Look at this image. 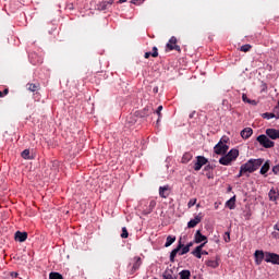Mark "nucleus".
Returning a JSON list of instances; mask_svg holds the SVG:
<instances>
[{
	"label": "nucleus",
	"instance_id": "f257e3e1",
	"mask_svg": "<svg viewBox=\"0 0 279 279\" xmlns=\"http://www.w3.org/2000/svg\"><path fill=\"white\" fill-rule=\"evenodd\" d=\"M264 159H250L246 163L242 165V171H246V173H254V171H258L260 167H263Z\"/></svg>",
	"mask_w": 279,
	"mask_h": 279
},
{
	"label": "nucleus",
	"instance_id": "f03ea898",
	"mask_svg": "<svg viewBox=\"0 0 279 279\" xmlns=\"http://www.w3.org/2000/svg\"><path fill=\"white\" fill-rule=\"evenodd\" d=\"M226 143H228V141L226 138H221L214 147L215 154H217L218 156H223L225 154H228V149H230V146H228Z\"/></svg>",
	"mask_w": 279,
	"mask_h": 279
},
{
	"label": "nucleus",
	"instance_id": "7ed1b4c3",
	"mask_svg": "<svg viewBox=\"0 0 279 279\" xmlns=\"http://www.w3.org/2000/svg\"><path fill=\"white\" fill-rule=\"evenodd\" d=\"M166 51H178L179 53L182 51L180 46L178 45V38L172 36L168 44L166 45Z\"/></svg>",
	"mask_w": 279,
	"mask_h": 279
},
{
	"label": "nucleus",
	"instance_id": "20e7f679",
	"mask_svg": "<svg viewBox=\"0 0 279 279\" xmlns=\"http://www.w3.org/2000/svg\"><path fill=\"white\" fill-rule=\"evenodd\" d=\"M257 142L259 143V145H263L265 149H271V147L276 145L274 141L269 140V137H267V135L264 134L257 136Z\"/></svg>",
	"mask_w": 279,
	"mask_h": 279
},
{
	"label": "nucleus",
	"instance_id": "39448f33",
	"mask_svg": "<svg viewBox=\"0 0 279 279\" xmlns=\"http://www.w3.org/2000/svg\"><path fill=\"white\" fill-rule=\"evenodd\" d=\"M194 162V171H199L204 165H208V159L204 156H197Z\"/></svg>",
	"mask_w": 279,
	"mask_h": 279
},
{
	"label": "nucleus",
	"instance_id": "423d86ee",
	"mask_svg": "<svg viewBox=\"0 0 279 279\" xmlns=\"http://www.w3.org/2000/svg\"><path fill=\"white\" fill-rule=\"evenodd\" d=\"M141 265H143V259L138 256L133 257V264L130 270L131 276L141 269Z\"/></svg>",
	"mask_w": 279,
	"mask_h": 279
},
{
	"label": "nucleus",
	"instance_id": "0eeeda50",
	"mask_svg": "<svg viewBox=\"0 0 279 279\" xmlns=\"http://www.w3.org/2000/svg\"><path fill=\"white\" fill-rule=\"evenodd\" d=\"M265 262L271 263L272 265H279V255L276 253H265Z\"/></svg>",
	"mask_w": 279,
	"mask_h": 279
},
{
	"label": "nucleus",
	"instance_id": "6e6552de",
	"mask_svg": "<svg viewBox=\"0 0 279 279\" xmlns=\"http://www.w3.org/2000/svg\"><path fill=\"white\" fill-rule=\"evenodd\" d=\"M182 247H184V244H182V240H179V245L170 253V263L175 262V256H178V253L180 252V250H182Z\"/></svg>",
	"mask_w": 279,
	"mask_h": 279
},
{
	"label": "nucleus",
	"instance_id": "1a4fd4ad",
	"mask_svg": "<svg viewBox=\"0 0 279 279\" xmlns=\"http://www.w3.org/2000/svg\"><path fill=\"white\" fill-rule=\"evenodd\" d=\"M195 243H208V238L204 234H202V231L197 230L194 235Z\"/></svg>",
	"mask_w": 279,
	"mask_h": 279
},
{
	"label": "nucleus",
	"instance_id": "9d476101",
	"mask_svg": "<svg viewBox=\"0 0 279 279\" xmlns=\"http://www.w3.org/2000/svg\"><path fill=\"white\" fill-rule=\"evenodd\" d=\"M266 135L268 136V138H271V141H277V138H279V130L267 129Z\"/></svg>",
	"mask_w": 279,
	"mask_h": 279
},
{
	"label": "nucleus",
	"instance_id": "9b49d317",
	"mask_svg": "<svg viewBox=\"0 0 279 279\" xmlns=\"http://www.w3.org/2000/svg\"><path fill=\"white\" fill-rule=\"evenodd\" d=\"M198 223H202V214H198L187 222V228H195Z\"/></svg>",
	"mask_w": 279,
	"mask_h": 279
},
{
	"label": "nucleus",
	"instance_id": "f8f14e48",
	"mask_svg": "<svg viewBox=\"0 0 279 279\" xmlns=\"http://www.w3.org/2000/svg\"><path fill=\"white\" fill-rule=\"evenodd\" d=\"M170 195V189L169 185L160 186L159 187V196L162 197L163 199H167Z\"/></svg>",
	"mask_w": 279,
	"mask_h": 279
},
{
	"label": "nucleus",
	"instance_id": "ddd939ff",
	"mask_svg": "<svg viewBox=\"0 0 279 279\" xmlns=\"http://www.w3.org/2000/svg\"><path fill=\"white\" fill-rule=\"evenodd\" d=\"M15 241H19L20 243H25L27 241V232H15Z\"/></svg>",
	"mask_w": 279,
	"mask_h": 279
},
{
	"label": "nucleus",
	"instance_id": "4468645a",
	"mask_svg": "<svg viewBox=\"0 0 279 279\" xmlns=\"http://www.w3.org/2000/svg\"><path fill=\"white\" fill-rule=\"evenodd\" d=\"M265 260V253L263 251H255V263L260 265Z\"/></svg>",
	"mask_w": 279,
	"mask_h": 279
},
{
	"label": "nucleus",
	"instance_id": "2eb2a0df",
	"mask_svg": "<svg viewBox=\"0 0 279 279\" xmlns=\"http://www.w3.org/2000/svg\"><path fill=\"white\" fill-rule=\"evenodd\" d=\"M270 202H278L279 199V192L276 189H271L268 193Z\"/></svg>",
	"mask_w": 279,
	"mask_h": 279
},
{
	"label": "nucleus",
	"instance_id": "dca6fc26",
	"mask_svg": "<svg viewBox=\"0 0 279 279\" xmlns=\"http://www.w3.org/2000/svg\"><path fill=\"white\" fill-rule=\"evenodd\" d=\"M252 134H254V131L252 130V128H245L241 131V136L242 138H250V136H252Z\"/></svg>",
	"mask_w": 279,
	"mask_h": 279
},
{
	"label": "nucleus",
	"instance_id": "f3484780",
	"mask_svg": "<svg viewBox=\"0 0 279 279\" xmlns=\"http://www.w3.org/2000/svg\"><path fill=\"white\" fill-rule=\"evenodd\" d=\"M270 168H271L270 161L267 160V161L262 166V168H260V170H259V173H260L262 175H265V174L267 173V171H269Z\"/></svg>",
	"mask_w": 279,
	"mask_h": 279
},
{
	"label": "nucleus",
	"instance_id": "a211bd4d",
	"mask_svg": "<svg viewBox=\"0 0 279 279\" xmlns=\"http://www.w3.org/2000/svg\"><path fill=\"white\" fill-rule=\"evenodd\" d=\"M150 56L151 58H158V47H153V52H145L144 58L147 60Z\"/></svg>",
	"mask_w": 279,
	"mask_h": 279
},
{
	"label": "nucleus",
	"instance_id": "6ab92c4d",
	"mask_svg": "<svg viewBox=\"0 0 279 279\" xmlns=\"http://www.w3.org/2000/svg\"><path fill=\"white\" fill-rule=\"evenodd\" d=\"M230 162H232V158H230L228 155H226L219 159V163L223 165L225 167H228V165H230Z\"/></svg>",
	"mask_w": 279,
	"mask_h": 279
},
{
	"label": "nucleus",
	"instance_id": "aec40b11",
	"mask_svg": "<svg viewBox=\"0 0 279 279\" xmlns=\"http://www.w3.org/2000/svg\"><path fill=\"white\" fill-rule=\"evenodd\" d=\"M235 204H236V196L231 197V198L226 203V205L228 206V208H229L230 210H234Z\"/></svg>",
	"mask_w": 279,
	"mask_h": 279
},
{
	"label": "nucleus",
	"instance_id": "412c9836",
	"mask_svg": "<svg viewBox=\"0 0 279 279\" xmlns=\"http://www.w3.org/2000/svg\"><path fill=\"white\" fill-rule=\"evenodd\" d=\"M227 157L231 158V162H232L235 158H239V149H231L227 154Z\"/></svg>",
	"mask_w": 279,
	"mask_h": 279
},
{
	"label": "nucleus",
	"instance_id": "4be33fe9",
	"mask_svg": "<svg viewBox=\"0 0 279 279\" xmlns=\"http://www.w3.org/2000/svg\"><path fill=\"white\" fill-rule=\"evenodd\" d=\"M191 160H193V154L185 153L181 161L183 162V165H186L187 162H191Z\"/></svg>",
	"mask_w": 279,
	"mask_h": 279
},
{
	"label": "nucleus",
	"instance_id": "5701e85b",
	"mask_svg": "<svg viewBox=\"0 0 279 279\" xmlns=\"http://www.w3.org/2000/svg\"><path fill=\"white\" fill-rule=\"evenodd\" d=\"M175 243V235H168L166 240L165 247H171Z\"/></svg>",
	"mask_w": 279,
	"mask_h": 279
},
{
	"label": "nucleus",
	"instance_id": "b1692460",
	"mask_svg": "<svg viewBox=\"0 0 279 279\" xmlns=\"http://www.w3.org/2000/svg\"><path fill=\"white\" fill-rule=\"evenodd\" d=\"M27 89L31 90V93H36L40 88V84H34V83H28Z\"/></svg>",
	"mask_w": 279,
	"mask_h": 279
},
{
	"label": "nucleus",
	"instance_id": "393cba45",
	"mask_svg": "<svg viewBox=\"0 0 279 279\" xmlns=\"http://www.w3.org/2000/svg\"><path fill=\"white\" fill-rule=\"evenodd\" d=\"M207 267H211V269H217L219 267V262L217 259H209L206 262Z\"/></svg>",
	"mask_w": 279,
	"mask_h": 279
},
{
	"label": "nucleus",
	"instance_id": "a878e982",
	"mask_svg": "<svg viewBox=\"0 0 279 279\" xmlns=\"http://www.w3.org/2000/svg\"><path fill=\"white\" fill-rule=\"evenodd\" d=\"M179 276L181 279H191V270H182Z\"/></svg>",
	"mask_w": 279,
	"mask_h": 279
},
{
	"label": "nucleus",
	"instance_id": "bb28decb",
	"mask_svg": "<svg viewBox=\"0 0 279 279\" xmlns=\"http://www.w3.org/2000/svg\"><path fill=\"white\" fill-rule=\"evenodd\" d=\"M22 158H24V160H33L34 159V157H32L31 155H29V149H24L23 151H22Z\"/></svg>",
	"mask_w": 279,
	"mask_h": 279
},
{
	"label": "nucleus",
	"instance_id": "cd10ccee",
	"mask_svg": "<svg viewBox=\"0 0 279 279\" xmlns=\"http://www.w3.org/2000/svg\"><path fill=\"white\" fill-rule=\"evenodd\" d=\"M163 279H178V277L173 276V272L170 270V271H165L163 275H162Z\"/></svg>",
	"mask_w": 279,
	"mask_h": 279
},
{
	"label": "nucleus",
	"instance_id": "c85d7f7f",
	"mask_svg": "<svg viewBox=\"0 0 279 279\" xmlns=\"http://www.w3.org/2000/svg\"><path fill=\"white\" fill-rule=\"evenodd\" d=\"M49 279H64V277H62L60 272H50Z\"/></svg>",
	"mask_w": 279,
	"mask_h": 279
},
{
	"label": "nucleus",
	"instance_id": "c756f323",
	"mask_svg": "<svg viewBox=\"0 0 279 279\" xmlns=\"http://www.w3.org/2000/svg\"><path fill=\"white\" fill-rule=\"evenodd\" d=\"M191 252V248H189V246H182L181 247V252L179 253L180 256H184V254H189Z\"/></svg>",
	"mask_w": 279,
	"mask_h": 279
},
{
	"label": "nucleus",
	"instance_id": "7c9ffc66",
	"mask_svg": "<svg viewBox=\"0 0 279 279\" xmlns=\"http://www.w3.org/2000/svg\"><path fill=\"white\" fill-rule=\"evenodd\" d=\"M263 119H276V113L275 111L272 113H269V112H266V113H263Z\"/></svg>",
	"mask_w": 279,
	"mask_h": 279
},
{
	"label": "nucleus",
	"instance_id": "2f4dec72",
	"mask_svg": "<svg viewBox=\"0 0 279 279\" xmlns=\"http://www.w3.org/2000/svg\"><path fill=\"white\" fill-rule=\"evenodd\" d=\"M250 49H252V45H250V44L243 45L240 48V50L243 51L244 53H247V51H250Z\"/></svg>",
	"mask_w": 279,
	"mask_h": 279
},
{
	"label": "nucleus",
	"instance_id": "473e14b6",
	"mask_svg": "<svg viewBox=\"0 0 279 279\" xmlns=\"http://www.w3.org/2000/svg\"><path fill=\"white\" fill-rule=\"evenodd\" d=\"M193 256H195L196 258H202V250L199 248H195L193 252H192Z\"/></svg>",
	"mask_w": 279,
	"mask_h": 279
},
{
	"label": "nucleus",
	"instance_id": "72a5a7b5",
	"mask_svg": "<svg viewBox=\"0 0 279 279\" xmlns=\"http://www.w3.org/2000/svg\"><path fill=\"white\" fill-rule=\"evenodd\" d=\"M130 236V233L128 232V228H122L121 239H128Z\"/></svg>",
	"mask_w": 279,
	"mask_h": 279
},
{
	"label": "nucleus",
	"instance_id": "f704fd0d",
	"mask_svg": "<svg viewBox=\"0 0 279 279\" xmlns=\"http://www.w3.org/2000/svg\"><path fill=\"white\" fill-rule=\"evenodd\" d=\"M197 204V198H192L187 203V208H193Z\"/></svg>",
	"mask_w": 279,
	"mask_h": 279
},
{
	"label": "nucleus",
	"instance_id": "c9c22d12",
	"mask_svg": "<svg viewBox=\"0 0 279 279\" xmlns=\"http://www.w3.org/2000/svg\"><path fill=\"white\" fill-rule=\"evenodd\" d=\"M242 101H244L245 104H252V100L247 98V95L245 94L242 95Z\"/></svg>",
	"mask_w": 279,
	"mask_h": 279
},
{
	"label": "nucleus",
	"instance_id": "e433bc0d",
	"mask_svg": "<svg viewBox=\"0 0 279 279\" xmlns=\"http://www.w3.org/2000/svg\"><path fill=\"white\" fill-rule=\"evenodd\" d=\"M272 173L279 175V165L272 167Z\"/></svg>",
	"mask_w": 279,
	"mask_h": 279
},
{
	"label": "nucleus",
	"instance_id": "4c0bfd02",
	"mask_svg": "<svg viewBox=\"0 0 279 279\" xmlns=\"http://www.w3.org/2000/svg\"><path fill=\"white\" fill-rule=\"evenodd\" d=\"M243 173H247V171H243V166L240 167V172L238 174V178H242Z\"/></svg>",
	"mask_w": 279,
	"mask_h": 279
},
{
	"label": "nucleus",
	"instance_id": "58836bf2",
	"mask_svg": "<svg viewBox=\"0 0 279 279\" xmlns=\"http://www.w3.org/2000/svg\"><path fill=\"white\" fill-rule=\"evenodd\" d=\"M225 241L226 243H230V232L225 233Z\"/></svg>",
	"mask_w": 279,
	"mask_h": 279
},
{
	"label": "nucleus",
	"instance_id": "ea45409f",
	"mask_svg": "<svg viewBox=\"0 0 279 279\" xmlns=\"http://www.w3.org/2000/svg\"><path fill=\"white\" fill-rule=\"evenodd\" d=\"M160 112H162V106H159V107L157 108V110H156V114H158L159 119H160V117H161V113H160Z\"/></svg>",
	"mask_w": 279,
	"mask_h": 279
},
{
	"label": "nucleus",
	"instance_id": "a19ab883",
	"mask_svg": "<svg viewBox=\"0 0 279 279\" xmlns=\"http://www.w3.org/2000/svg\"><path fill=\"white\" fill-rule=\"evenodd\" d=\"M213 169H215V167L211 166V165H207V166H205V168H204L205 171H213Z\"/></svg>",
	"mask_w": 279,
	"mask_h": 279
},
{
	"label": "nucleus",
	"instance_id": "79ce46f5",
	"mask_svg": "<svg viewBox=\"0 0 279 279\" xmlns=\"http://www.w3.org/2000/svg\"><path fill=\"white\" fill-rule=\"evenodd\" d=\"M8 93H10V90L8 88H5L3 92H0V97H5V95H8Z\"/></svg>",
	"mask_w": 279,
	"mask_h": 279
},
{
	"label": "nucleus",
	"instance_id": "37998d69",
	"mask_svg": "<svg viewBox=\"0 0 279 279\" xmlns=\"http://www.w3.org/2000/svg\"><path fill=\"white\" fill-rule=\"evenodd\" d=\"M149 208L153 210V208H156V201H150Z\"/></svg>",
	"mask_w": 279,
	"mask_h": 279
},
{
	"label": "nucleus",
	"instance_id": "c03bdc74",
	"mask_svg": "<svg viewBox=\"0 0 279 279\" xmlns=\"http://www.w3.org/2000/svg\"><path fill=\"white\" fill-rule=\"evenodd\" d=\"M206 245V242H203L201 245L196 246V248H199L201 251L204 250Z\"/></svg>",
	"mask_w": 279,
	"mask_h": 279
},
{
	"label": "nucleus",
	"instance_id": "a18cd8bd",
	"mask_svg": "<svg viewBox=\"0 0 279 279\" xmlns=\"http://www.w3.org/2000/svg\"><path fill=\"white\" fill-rule=\"evenodd\" d=\"M206 177L208 178V180H213V178H214L213 173H210V172L206 173Z\"/></svg>",
	"mask_w": 279,
	"mask_h": 279
},
{
	"label": "nucleus",
	"instance_id": "49530a36",
	"mask_svg": "<svg viewBox=\"0 0 279 279\" xmlns=\"http://www.w3.org/2000/svg\"><path fill=\"white\" fill-rule=\"evenodd\" d=\"M106 3H108V5H112V3H114V0H106Z\"/></svg>",
	"mask_w": 279,
	"mask_h": 279
},
{
	"label": "nucleus",
	"instance_id": "de8ad7c7",
	"mask_svg": "<svg viewBox=\"0 0 279 279\" xmlns=\"http://www.w3.org/2000/svg\"><path fill=\"white\" fill-rule=\"evenodd\" d=\"M12 278H17L19 277V272H11Z\"/></svg>",
	"mask_w": 279,
	"mask_h": 279
},
{
	"label": "nucleus",
	"instance_id": "09e8293b",
	"mask_svg": "<svg viewBox=\"0 0 279 279\" xmlns=\"http://www.w3.org/2000/svg\"><path fill=\"white\" fill-rule=\"evenodd\" d=\"M186 247H189V250H191V247H193V242H190L187 245H185Z\"/></svg>",
	"mask_w": 279,
	"mask_h": 279
},
{
	"label": "nucleus",
	"instance_id": "8fccbe9b",
	"mask_svg": "<svg viewBox=\"0 0 279 279\" xmlns=\"http://www.w3.org/2000/svg\"><path fill=\"white\" fill-rule=\"evenodd\" d=\"M153 93H155V94L158 93V86L153 88Z\"/></svg>",
	"mask_w": 279,
	"mask_h": 279
},
{
	"label": "nucleus",
	"instance_id": "3c124183",
	"mask_svg": "<svg viewBox=\"0 0 279 279\" xmlns=\"http://www.w3.org/2000/svg\"><path fill=\"white\" fill-rule=\"evenodd\" d=\"M190 119H193V117H195V111H193L192 113H190Z\"/></svg>",
	"mask_w": 279,
	"mask_h": 279
},
{
	"label": "nucleus",
	"instance_id": "603ef678",
	"mask_svg": "<svg viewBox=\"0 0 279 279\" xmlns=\"http://www.w3.org/2000/svg\"><path fill=\"white\" fill-rule=\"evenodd\" d=\"M274 229L279 232V223L275 225Z\"/></svg>",
	"mask_w": 279,
	"mask_h": 279
},
{
	"label": "nucleus",
	"instance_id": "864d4df0",
	"mask_svg": "<svg viewBox=\"0 0 279 279\" xmlns=\"http://www.w3.org/2000/svg\"><path fill=\"white\" fill-rule=\"evenodd\" d=\"M248 104H251L252 106H256V100H251V102Z\"/></svg>",
	"mask_w": 279,
	"mask_h": 279
},
{
	"label": "nucleus",
	"instance_id": "5fc2aeb1",
	"mask_svg": "<svg viewBox=\"0 0 279 279\" xmlns=\"http://www.w3.org/2000/svg\"><path fill=\"white\" fill-rule=\"evenodd\" d=\"M202 254L205 255V256H208V253H207L206 251H202V252H201V255H202Z\"/></svg>",
	"mask_w": 279,
	"mask_h": 279
},
{
	"label": "nucleus",
	"instance_id": "6e6d98bb",
	"mask_svg": "<svg viewBox=\"0 0 279 279\" xmlns=\"http://www.w3.org/2000/svg\"><path fill=\"white\" fill-rule=\"evenodd\" d=\"M126 0H120L119 3H125Z\"/></svg>",
	"mask_w": 279,
	"mask_h": 279
}]
</instances>
